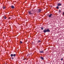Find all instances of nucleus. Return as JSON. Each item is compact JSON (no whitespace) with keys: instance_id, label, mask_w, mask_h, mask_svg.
Returning a JSON list of instances; mask_svg holds the SVG:
<instances>
[{"instance_id":"9d476101","label":"nucleus","mask_w":64,"mask_h":64,"mask_svg":"<svg viewBox=\"0 0 64 64\" xmlns=\"http://www.w3.org/2000/svg\"><path fill=\"white\" fill-rule=\"evenodd\" d=\"M61 10H59L58 13H61Z\"/></svg>"},{"instance_id":"7ed1b4c3","label":"nucleus","mask_w":64,"mask_h":64,"mask_svg":"<svg viewBox=\"0 0 64 64\" xmlns=\"http://www.w3.org/2000/svg\"><path fill=\"white\" fill-rule=\"evenodd\" d=\"M41 11H42V10L41 9H39L38 10L37 12L38 13H40V12H41Z\"/></svg>"},{"instance_id":"5701e85b","label":"nucleus","mask_w":64,"mask_h":64,"mask_svg":"<svg viewBox=\"0 0 64 64\" xmlns=\"http://www.w3.org/2000/svg\"><path fill=\"white\" fill-rule=\"evenodd\" d=\"M25 59H24V60H25Z\"/></svg>"},{"instance_id":"39448f33","label":"nucleus","mask_w":64,"mask_h":64,"mask_svg":"<svg viewBox=\"0 0 64 64\" xmlns=\"http://www.w3.org/2000/svg\"><path fill=\"white\" fill-rule=\"evenodd\" d=\"M62 5V4L60 3H58L57 4V6H61Z\"/></svg>"},{"instance_id":"f8f14e48","label":"nucleus","mask_w":64,"mask_h":64,"mask_svg":"<svg viewBox=\"0 0 64 64\" xmlns=\"http://www.w3.org/2000/svg\"><path fill=\"white\" fill-rule=\"evenodd\" d=\"M13 54H12L10 55V56H11V57H13Z\"/></svg>"},{"instance_id":"9b49d317","label":"nucleus","mask_w":64,"mask_h":64,"mask_svg":"<svg viewBox=\"0 0 64 64\" xmlns=\"http://www.w3.org/2000/svg\"><path fill=\"white\" fill-rule=\"evenodd\" d=\"M4 19H6V17L5 16H4Z\"/></svg>"},{"instance_id":"a211bd4d","label":"nucleus","mask_w":64,"mask_h":64,"mask_svg":"<svg viewBox=\"0 0 64 64\" xmlns=\"http://www.w3.org/2000/svg\"><path fill=\"white\" fill-rule=\"evenodd\" d=\"M56 8L58 9L59 8V7L58 6H57L56 7Z\"/></svg>"},{"instance_id":"6e6552de","label":"nucleus","mask_w":64,"mask_h":64,"mask_svg":"<svg viewBox=\"0 0 64 64\" xmlns=\"http://www.w3.org/2000/svg\"><path fill=\"white\" fill-rule=\"evenodd\" d=\"M32 53H31L30 54H28L27 55V56H30V55H32Z\"/></svg>"},{"instance_id":"ddd939ff","label":"nucleus","mask_w":64,"mask_h":64,"mask_svg":"<svg viewBox=\"0 0 64 64\" xmlns=\"http://www.w3.org/2000/svg\"><path fill=\"white\" fill-rule=\"evenodd\" d=\"M41 30H43V29H44V28H43V27H42L41 28Z\"/></svg>"},{"instance_id":"aec40b11","label":"nucleus","mask_w":64,"mask_h":64,"mask_svg":"<svg viewBox=\"0 0 64 64\" xmlns=\"http://www.w3.org/2000/svg\"><path fill=\"white\" fill-rule=\"evenodd\" d=\"M11 18V17H10V18H9V19H10V18Z\"/></svg>"},{"instance_id":"0eeeda50","label":"nucleus","mask_w":64,"mask_h":64,"mask_svg":"<svg viewBox=\"0 0 64 64\" xmlns=\"http://www.w3.org/2000/svg\"><path fill=\"white\" fill-rule=\"evenodd\" d=\"M40 58H41V59H42V60H44V58L42 56H41L40 57Z\"/></svg>"},{"instance_id":"dca6fc26","label":"nucleus","mask_w":64,"mask_h":64,"mask_svg":"<svg viewBox=\"0 0 64 64\" xmlns=\"http://www.w3.org/2000/svg\"><path fill=\"white\" fill-rule=\"evenodd\" d=\"M3 9H4L5 8V7H3Z\"/></svg>"},{"instance_id":"f03ea898","label":"nucleus","mask_w":64,"mask_h":64,"mask_svg":"<svg viewBox=\"0 0 64 64\" xmlns=\"http://www.w3.org/2000/svg\"><path fill=\"white\" fill-rule=\"evenodd\" d=\"M34 13V11H30L28 12V14L30 15H32Z\"/></svg>"},{"instance_id":"4468645a","label":"nucleus","mask_w":64,"mask_h":64,"mask_svg":"<svg viewBox=\"0 0 64 64\" xmlns=\"http://www.w3.org/2000/svg\"><path fill=\"white\" fill-rule=\"evenodd\" d=\"M13 56H14V57H15V56H16V54H13Z\"/></svg>"},{"instance_id":"4be33fe9","label":"nucleus","mask_w":64,"mask_h":64,"mask_svg":"<svg viewBox=\"0 0 64 64\" xmlns=\"http://www.w3.org/2000/svg\"><path fill=\"white\" fill-rule=\"evenodd\" d=\"M63 14H62V15H64V12H63Z\"/></svg>"},{"instance_id":"f3484780","label":"nucleus","mask_w":64,"mask_h":64,"mask_svg":"<svg viewBox=\"0 0 64 64\" xmlns=\"http://www.w3.org/2000/svg\"><path fill=\"white\" fill-rule=\"evenodd\" d=\"M20 43H21V44H22V42L21 41H20Z\"/></svg>"},{"instance_id":"423d86ee","label":"nucleus","mask_w":64,"mask_h":64,"mask_svg":"<svg viewBox=\"0 0 64 64\" xmlns=\"http://www.w3.org/2000/svg\"><path fill=\"white\" fill-rule=\"evenodd\" d=\"M52 14H50L49 16V18H51V16H52Z\"/></svg>"},{"instance_id":"2eb2a0df","label":"nucleus","mask_w":64,"mask_h":64,"mask_svg":"<svg viewBox=\"0 0 64 64\" xmlns=\"http://www.w3.org/2000/svg\"><path fill=\"white\" fill-rule=\"evenodd\" d=\"M38 43H39V42H40V40H38Z\"/></svg>"},{"instance_id":"6ab92c4d","label":"nucleus","mask_w":64,"mask_h":64,"mask_svg":"<svg viewBox=\"0 0 64 64\" xmlns=\"http://www.w3.org/2000/svg\"><path fill=\"white\" fill-rule=\"evenodd\" d=\"M63 58H62L61 59V60H62H62H63Z\"/></svg>"},{"instance_id":"f257e3e1","label":"nucleus","mask_w":64,"mask_h":64,"mask_svg":"<svg viewBox=\"0 0 64 64\" xmlns=\"http://www.w3.org/2000/svg\"><path fill=\"white\" fill-rule=\"evenodd\" d=\"M44 33H46V32H50V30L49 29H47V30L45 29L43 31Z\"/></svg>"},{"instance_id":"1a4fd4ad","label":"nucleus","mask_w":64,"mask_h":64,"mask_svg":"<svg viewBox=\"0 0 64 64\" xmlns=\"http://www.w3.org/2000/svg\"><path fill=\"white\" fill-rule=\"evenodd\" d=\"M11 8L12 9H13V8H14V6H12Z\"/></svg>"},{"instance_id":"412c9836","label":"nucleus","mask_w":64,"mask_h":64,"mask_svg":"<svg viewBox=\"0 0 64 64\" xmlns=\"http://www.w3.org/2000/svg\"><path fill=\"white\" fill-rule=\"evenodd\" d=\"M12 60H13V59H14V58H13V57H12Z\"/></svg>"},{"instance_id":"20e7f679","label":"nucleus","mask_w":64,"mask_h":64,"mask_svg":"<svg viewBox=\"0 0 64 64\" xmlns=\"http://www.w3.org/2000/svg\"><path fill=\"white\" fill-rule=\"evenodd\" d=\"M39 53H44V50L40 51Z\"/></svg>"}]
</instances>
